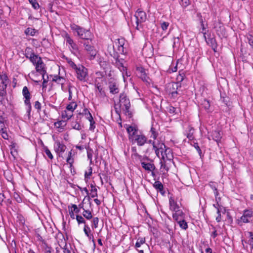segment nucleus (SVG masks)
Instances as JSON below:
<instances>
[{
  "label": "nucleus",
  "mask_w": 253,
  "mask_h": 253,
  "mask_svg": "<svg viewBox=\"0 0 253 253\" xmlns=\"http://www.w3.org/2000/svg\"><path fill=\"white\" fill-rule=\"evenodd\" d=\"M177 222L178 223L180 227L183 230H186L188 227L187 223L184 220V218L177 221Z\"/></svg>",
  "instance_id": "obj_30"
},
{
  "label": "nucleus",
  "mask_w": 253,
  "mask_h": 253,
  "mask_svg": "<svg viewBox=\"0 0 253 253\" xmlns=\"http://www.w3.org/2000/svg\"><path fill=\"white\" fill-rule=\"evenodd\" d=\"M126 129V131L128 134H129L130 133H131V132H133L134 131V132H135V131H137V130H138V128H137V127H136L135 126H127Z\"/></svg>",
  "instance_id": "obj_45"
},
{
  "label": "nucleus",
  "mask_w": 253,
  "mask_h": 253,
  "mask_svg": "<svg viewBox=\"0 0 253 253\" xmlns=\"http://www.w3.org/2000/svg\"><path fill=\"white\" fill-rule=\"evenodd\" d=\"M253 216V211L249 210H245L243 211V214L241 217V220L244 223L250 222V218Z\"/></svg>",
  "instance_id": "obj_9"
},
{
  "label": "nucleus",
  "mask_w": 253,
  "mask_h": 253,
  "mask_svg": "<svg viewBox=\"0 0 253 253\" xmlns=\"http://www.w3.org/2000/svg\"><path fill=\"white\" fill-rule=\"evenodd\" d=\"M13 197L14 199L18 202V203H21L22 202V200L21 198L20 197L19 195L17 193H15L13 195Z\"/></svg>",
  "instance_id": "obj_64"
},
{
  "label": "nucleus",
  "mask_w": 253,
  "mask_h": 253,
  "mask_svg": "<svg viewBox=\"0 0 253 253\" xmlns=\"http://www.w3.org/2000/svg\"><path fill=\"white\" fill-rule=\"evenodd\" d=\"M36 237L37 238V240L42 243V245L46 243V241L42 239V237L40 235V234L36 233Z\"/></svg>",
  "instance_id": "obj_58"
},
{
  "label": "nucleus",
  "mask_w": 253,
  "mask_h": 253,
  "mask_svg": "<svg viewBox=\"0 0 253 253\" xmlns=\"http://www.w3.org/2000/svg\"><path fill=\"white\" fill-rule=\"evenodd\" d=\"M138 134L139 133H138V131L135 132L134 131L128 134V139L130 142L133 140V139H134Z\"/></svg>",
  "instance_id": "obj_48"
},
{
  "label": "nucleus",
  "mask_w": 253,
  "mask_h": 253,
  "mask_svg": "<svg viewBox=\"0 0 253 253\" xmlns=\"http://www.w3.org/2000/svg\"><path fill=\"white\" fill-rule=\"evenodd\" d=\"M81 42L83 43L84 49L87 52L89 55V59L91 60L94 59L97 53V51L92 45V38L91 40H87L84 41V42Z\"/></svg>",
  "instance_id": "obj_5"
},
{
  "label": "nucleus",
  "mask_w": 253,
  "mask_h": 253,
  "mask_svg": "<svg viewBox=\"0 0 253 253\" xmlns=\"http://www.w3.org/2000/svg\"><path fill=\"white\" fill-rule=\"evenodd\" d=\"M185 77V75L182 70L179 71V74L176 77V82L175 83H178L181 85V82L184 80Z\"/></svg>",
  "instance_id": "obj_22"
},
{
  "label": "nucleus",
  "mask_w": 253,
  "mask_h": 253,
  "mask_svg": "<svg viewBox=\"0 0 253 253\" xmlns=\"http://www.w3.org/2000/svg\"><path fill=\"white\" fill-rule=\"evenodd\" d=\"M84 231L86 236H88L89 234H91L90 228L87 224L84 225Z\"/></svg>",
  "instance_id": "obj_52"
},
{
  "label": "nucleus",
  "mask_w": 253,
  "mask_h": 253,
  "mask_svg": "<svg viewBox=\"0 0 253 253\" xmlns=\"http://www.w3.org/2000/svg\"><path fill=\"white\" fill-rule=\"evenodd\" d=\"M65 59L71 68L75 70L77 78L81 81H85L87 76V69L81 64L76 65L71 58L66 57Z\"/></svg>",
  "instance_id": "obj_1"
},
{
  "label": "nucleus",
  "mask_w": 253,
  "mask_h": 253,
  "mask_svg": "<svg viewBox=\"0 0 253 253\" xmlns=\"http://www.w3.org/2000/svg\"><path fill=\"white\" fill-rule=\"evenodd\" d=\"M43 82H42V88H46L47 87V83L48 80V76L46 74H43L42 75Z\"/></svg>",
  "instance_id": "obj_43"
},
{
  "label": "nucleus",
  "mask_w": 253,
  "mask_h": 253,
  "mask_svg": "<svg viewBox=\"0 0 253 253\" xmlns=\"http://www.w3.org/2000/svg\"><path fill=\"white\" fill-rule=\"evenodd\" d=\"M22 94L24 97L26 98H31L30 92L26 86L23 87L22 89Z\"/></svg>",
  "instance_id": "obj_33"
},
{
  "label": "nucleus",
  "mask_w": 253,
  "mask_h": 253,
  "mask_svg": "<svg viewBox=\"0 0 253 253\" xmlns=\"http://www.w3.org/2000/svg\"><path fill=\"white\" fill-rule=\"evenodd\" d=\"M88 121L90 122V126H89V130L93 131L95 128V122L93 120V118H92V119H89Z\"/></svg>",
  "instance_id": "obj_56"
},
{
  "label": "nucleus",
  "mask_w": 253,
  "mask_h": 253,
  "mask_svg": "<svg viewBox=\"0 0 253 253\" xmlns=\"http://www.w3.org/2000/svg\"><path fill=\"white\" fill-rule=\"evenodd\" d=\"M93 153V150L91 149H88L87 151V158H88V159H89L90 160V164H92V158Z\"/></svg>",
  "instance_id": "obj_53"
},
{
  "label": "nucleus",
  "mask_w": 253,
  "mask_h": 253,
  "mask_svg": "<svg viewBox=\"0 0 253 253\" xmlns=\"http://www.w3.org/2000/svg\"><path fill=\"white\" fill-rule=\"evenodd\" d=\"M44 151L46 154V156L48 157V158H49L51 160L53 159V156L52 154H51L50 151L48 149V148L47 147H44Z\"/></svg>",
  "instance_id": "obj_50"
},
{
  "label": "nucleus",
  "mask_w": 253,
  "mask_h": 253,
  "mask_svg": "<svg viewBox=\"0 0 253 253\" xmlns=\"http://www.w3.org/2000/svg\"><path fill=\"white\" fill-rule=\"evenodd\" d=\"M71 126L73 128L78 130H80L82 128V127L81 126V125L77 121H73L71 123Z\"/></svg>",
  "instance_id": "obj_38"
},
{
  "label": "nucleus",
  "mask_w": 253,
  "mask_h": 253,
  "mask_svg": "<svg viewBox=\"0 0 253 253\" xmlns=\"http://www.w3.org/2000/svg\"><path fill=\"white\" fill-rule=\"evenodd\" d=\"M84 211L82 213L84 217L88 220H90L92 218V215L91 212L89 210H86L83 209Z\"/></svg>",
  "instance_id": "obj_31"
},
{
  "label": "nucleus",
  "mask_w": 253,
  "mask_h": 253,
  "mask_svg": "<svg viewBox=\"0 0 253 253\" xmlns=\"http://www.w3.org/2000/svg\"><path fill=\"white\" fill-rule=\"evenodd\" d=\"M207 43L209 44L213 50L214 52H216V49L217 47V44L216 40L214 38H210L206 41Z\"/></svg>",
  "instance_id": "obj_19"
},
{
  "label": "nucleus",
  "mask_w": 253,
  "mask_h": 253,
  "mask_svg": "<svg viewBox=\"0 0 253 253\" xmlns=\"http://www.w3.org/2000/svg\"><path fill=\"white\" fill-rule=\"evenodd\" d=\"M77 107V104L75 102H72L67 106L66 109L69 111H71V113H73Z\"/></svg>",
  "instance_id": "obj_36"
},
{
  "label": "nucleus",
  "mask_w": 253,
  "mask_h": 253,
  "mask_svg": "<svg viewBox=\"0 0 253 253\" xmlns=\"http://www.w3.org/2000/svg\"><path fill=\"white\" fill-rule=\"evenodd\" d=\"M177 63H178L177 62L176 64H177ZM177 70V65H176V66H175L173 67H169L168 69V70H167V72L169 74H171L172 73L176 72Z\"/></svg>",
  "instance_id": "obj_60"
},
{
  "label": "nucleus",
  "mask_w": 253,
  "mask_h": 253,
  "mask_svg": "<svg viewBox=\"0 0 253 253\" xmlns=\"http://www.w3.org/2000/svg\"><path fill=\"white\" fill-rule=\"evenodd\" d=\"M29 1L35 9H38L40 8V5L36 0H29Z\"/></svg>",
  "instance_id": "obj_51"
},
{
  "label": "nucleus",
  "mask_w": 253,
  "mask_h": 253,
  "mask_svg": "<svg viewBox=\"0 0 253 253\" xmlns=\"http://www.w3.org/2000/svg\"><path fill=\"white\" fill-rule=\"evenodd\" d=\"M169 26V23L168 22H163L161 23V27L163 31L167 30Z\"/></svg>",
  "instance_id": "obj_57"
},
{
  "label": "nucleus",
  "mask_w": 253,
  "mask_h": 253,
  "mask_svg": "<svg viewBox=\"0 0 253 253\" xmlns=\"http://www.w3.org/2000/svg\"><path fill=\"white\" fill-rule=\"evenodd\" d=\"M24 103L25 105L27 106V113L29 117L31 115V111L32 109V106L31 104V98H25Z\"/></svg>",
  "instance_id": "obj_21"
},
{
  "label": "nucleus",
  "mask_w": 253,
  "mask_h": 253,
  "mask_svg": "<svg viewBox=\"0 0 253 253\" xmlns=\"http://www.w3.org/2000/svg\"><path fill=\"white\" fill-rule=\"evenodd\" d=\"M210 187L213 190L214 196H218L219 193L217 190L218 184L214 182H210L209 184Z\"/></svg>",
  "instance_id": "obj_24"
},
{
  "label": "nucleus",
  "mask_w": 253,
  "mask_h": 253,
  "mask_svg": "<svg viewBox=\"0 0 253 253\" xmlns=\"http://www.w3.org/2000/svg\"><path fill=\"white\" fill-rule=\"evenodd\" d=\"M142 167L147 171H153L155 169V166L154 164L151 163H146L144 162L141 161Z\"/></svg>",
  "instance_id": "obj_18"
},
{
  "label": "nucleus",
  "mask_w": 253,
  "mask_h": 253,
  "mask_svg": "<svg viewBox=\"0 0 253 253\" xmlns=\"http://www.w3.org/2000/svg\"><path fill=\"white\" fill-rule=\"evenodd\" d=\"M180 45V40L178 37H174L173 38V44L172 46L173 48Z\"/></svg>",
  "instance_id": "obj_49"
},
{
  "label": "nucleus",
  "mask_w": 253,
  "mask_h": 253,
  "mask_svg": "<svg viewBox=\"0 0 253 253\" xmlns=\"http://www.w3.org/2000/svg\"><path fill=\"white\" fill-rule=\"evenodd\" d=\"M40 59H42L41 57L39 56L38 55H35L34 54V55H32V57L29 59L30 61L35 65L38 63Z\"/></svg>",
  "instance_id": "obj_35"
},
{
  "label": "nucleus",
  "mask_w": 253,
  "mask_h": 253,
  "mask_svg": "<svg viewBox=\"0 0 253 253\" xmlns=\"http://www.w3.org/2000/svg\"><path fill=\"white\" fill-rule=\"evenodd\" d=\"M174 211V212L172 214V217L176 221L183 219L185 218V213L179 209Z\"/></svg>",
  "instance_id": "obj_14"
},
{
  "label": "nucleus",
  "mask_w": 253,
  "mask_h": 253,
  "mask_svg": "<svg viewBox=\"0 0 253 253\" xmlns=\"http://www.w3.org/2000/svg\"><path fill=\"white\" fill-rule=\"evenodd\" d=\"M181 85L178 83L171 82L167 84V92L170 95V98L173 99L177 98L179 93Z\"/></svg>",
  "instance_id": "obj_4"
},
{
  "label": "nucleus",
  "mask_w": 253,
  "mask_h": 253,
  "mask_svg": "<svg viewBox=\"0 0 253 253\" xmlns=\"http://www.w3.org/2000/svg\"><path fill=\"white\" fill-rule=\"evenodd\" d=\"M131 150L132 152V156H133L135 157L138 158L140 161H142L143 160H144L145 159H148V157L142 158V156L137 153V149L136 147H132Z\"/></svg>",
  "instance_id": "obj_27"
},
{
  "label": "nucleus",
  "mask_w": 253,
  "mask_h": 253,
  "mask_svg": "<svg viewBox=\"0 0 253 253\" xmlns=\"http://www.w3.org/2000/svg\"><path fill=\"white\" fill-rule=\"evenodd\" d=\"M98 222L99 219L97 217H92V220L91 221V226L93 230L97 228Z\"/></svg>",
  "instance_id": "obj_28"
},
{
  "label": "nucleus",
  "mask_w": 253,
  "mask_h": 253,
  "mask_svg": "<svg viewBox=\"0 0 253 253\" xmlns=\"http://www.w3.org/2000/svg\"><path fill=\"white\" fill-rule=\"evenodd\" d=\"M179 3L183 7H186L187 6H188L190 4V1L189 0H179Z\"/></svg>",
  "instance_id": "obj_54"
},
{
  "label": "nucleus",
  "mask_w": 253,
  "mask_h": 253,
  "mask_svg": "<svg viewBox=\"0 0 253 253\" xmlns=\"http://www.w3.org/2000/svg\"><path fill=\"white\" fill-rule=\"evenodd\" d=\"M24 33L27 36H34L36 33V30L35 29L27 28L25 29Z\"/></svg>",
  "instance_id": "obj_34"
},
{
  "label": "nucleus",
  "mask_w": 253,
  "mask_h": 253,
  "mask_svg": "<svg viewBox=\"0 0 253 253\" xmlns=\"http://www.w3.org/2000/svg\"><path fill=\"white\" fill-rule=\"evenodd\" d=\"M202 105L203 107L206 110H208L210 107V104L209 101L207 99H204L202 103Z\"/></svg>",
  "instance_id": "obj_55"
},
{
  "label": "nucleus",
  "mask_w": 253,
  "mask_h": 253,
  "mask_svg": "<svg viewBox=\"0 0 253 253\" xmlns=\"http://www.w3.org/2000/svg\"><path fill=\"white\" fill-rule=\"evenodd\" d=\"M153 186L157 191L159 192L163 196L165 195L166 191L164 190L163 184L161 182L157 181L155 182Z\"/></svg>",
  "instance_id": "obj_16"
},
{
  "label": "nucleus",
  "mask_w": 253,
  "mask_h": 253,
  "mask_svg": "<svg viewBox=\"0 0 253 253\" xmlns=\"http://www.w3.org/2000/svg\"><path fill=\"white\" fill-rule=\"evenodd\" d=\"M84 115V116L86 117V118L88 120L89 119H92V116L90 113L89 111L87 108H84V112L83 113Z\"/></svg>",
  "instance_id": "obj_46"
},
{
  "label": "nucleus",
  "mask_w": 253,
  "mask_h": 253,
  "mask_svg": "<svg viewBox=\"0 0 253 253\" xmlns=\"http://www.w3.org/2000/svg\"><path fill=\"white\" fill-rule=\"evenodd\" d=\"M0 80L2 81V84H3L2 86L4 87V85L5 84H7V82L8 80V77L5 74H3L0 75Z\"/></svg>",
  "instance_id": "obj_42"
},
{
  "label": "nucleus",
  "mask_w": 253,
  "mask_h": 253,
  "mask_svg": "<svg viewBox=\"0 0 253 253\" xmlns=\"http://www.w3.org/2000/svg\"><path fill=\"white\" fill-rule=\"evenodd\" d=\"M66 146L59 141H56L54 145V149L57 153H63L65 151Z\"/></svg>",
  "instance_id": "obj_17"
},
{
  "label": "nucleus",
  "mask_w": 253,
  "mask_h": 253,
  "mask_svg": "<svg viewBox=\"0 0 253 253\" xmlns=\"http://www.w3.org/2000/svg\"><path fill=\"white\" fill-rule=\"evenodd\" d=\"M34 107L37 109L38 112H40L41 110V104L39 101H36L35 102Z\"/></svg>",
  "instance_id": "obj_61"
},
{
  "label": "nucleus",
  "mask_w": 253,
  "mask_h": 253,
  "mask_svg": "<svg viewBox=\"0 0 253 253\" xmlns=\"http://www.w3.org/2000/svg\"><path fill=\"white\" fill-rule=\"evenodd\" d=\"M153 148L155 150L157 156L160 158L161 151L164 150V148H166V146L163 143H155L153 142Z\"/></svg>",
  "instance_id": "obj_10"
},
{
  "label": "nucleus",
  "mask_w": 253,
  "mask_h": 253,
  "mask_svg": "<svg viewBox=\"0 0 253 253\" xmlns=\"http://www.w3.org/2000/svg\"><path fill=\"white\" fill-rule=\"evenodd\" d=\"M76 218V220L79 224H80L82 223H84V225L86 224L85 220H84V218L82 216L80 215H77Z\"/></svg>",
  "instance_id": "obj_44"
},
{
  "label": "nucleus",
  "mask_w": 253,
  "mask_h": 253,
  "mask_svg": "<svg viewBox=\"0 0 253 253\" xmlns=\"http://www.w3.org/2000/svg\"><path fill=\"white\" fill-rule=\"evenodd\" d=\"M134 16L136 18V24H137V27L136 28L138 29V26L139 23H142L146 21L147 16L146 13L142 10H140V9H138L137 11L135 12V14L134 15Z\"/></svg>",
  "instance_id": "obj_7"
},
{
  "label": "nucleus",
  "mask_w": 253,
  "mask_h": 253,
  "mask_svg": "<svg viewBox=\"0 0 253 253\" xmlns=\"http://www.w3.org/2000/svg\"><path fill=\"white\" fill-rule=\"evenodd\" d=\"M4 124L2 123H0V133L2 137L6 140L8 139V134L7 132L6 128L3 127Z\"/></svg>",
  "instance_id": "obj_20"
},
{
  "label": "nucleus",
  "mask_w": 253,
  "mask_h": 253,
  "mask_svg": "<svg viewBox=\"0 0 253 253\" xmlns=\"http://www.w3.org/2000/svg\"><path fill=\"white\" fill-rule=\"evenodd\" d=\"M66 42L68 43H69L70 45L74 42L73 40L70 37V36L68 34H67L66 35Z\"/></svg>",
  "instance_id": "obj_62"
},
{
  "label": "nucleus",
  "mask_w": 253,
  "mask_h": 253,
  "mask_svg": "<svg viewBox=\"0 0 253 253\" xmlns=\"http://www.w3.org/2000/svg\"><path fill=\"white\" fill-rule=\"evenodd\" d=\"M150 133L151 134L150 137L153 138L154 140H155L158 135V132L156 131V129L155 128H154L153 126H152L151 128V130L150 131Z\"/></svg>",
  "instance_id": "obj_37"
},
{
  "label": "nucleus",
  "mask_w": 253,
  "mask_h": 253,
  "mask_svg": "<svg viewBox=\"0 0 253 253\" xmlns=\"http://www.w3.org/2000/svg\"><path fill=\"white\" fill-rule=\"evenodd\" d=\"M70 27L74 33H76L77 35L82 40L84 41L91 40V38L93 37L90 30L85 29L75 23L71 24Z\"/></svg>",
  "instance_id": "obj_2"
},
{
  "label": "nucleus",
  "mask_w": 253,
  "mask_h": 253,
  "mask_svg": "<svg viewBox=\"0 0 253 253\" xmlns=\"http://www.w3.org/2000/svg\"><path fill=\"white\" fill-rule=\"evenodd\" d=\"M25 52V56L28 59H30L35 54L33 49L29 47L26 48Z\"/></svg>",
  "instance_id": "obj_29"
},
{
  "label": "nucleus",
  "mask_w": 253,
  "mask_h": 253,
  "mask_svg": "<svg viewBox=\"0 0 253 253\" xmlns=\"http://www.w3.org/2000/svg\"><path fill=\"white\" fill-rule=\"evenodd\" d=\"M145 238H139L137 239V241L135 245V247L136 249L139 248L141 247L142 245H143L145 243Z\"/></svg>",
  "instance_id": "obj_32"
},
{
  "label": "nucleus",
  "mask_w": 253,
  "mask_h": 253,
  "mask_svg": "<svg viewBox=\"0 0 253 253\" xmlns=\"http://www.w3.org/2000/svg\"><path fill=\"white\" fill-rule=\"evenodd\" d=\"M167 151L170 152V149L166 147V148H164V150H162V151H161V155L163 159H165V157L169 159L168 156L167 154Z\"/></svg>",
  "instance_id": "obj_41"
},
{
  "label": "nucleus",
  "mask_w": 253,
  "mask_h": 253,
  "mask_svg": "<svg viewBox=\"0 0 253 253\" xmlns=\"http://www.w3.org/2000/svg\"><path fill=\"white\" fill-rule=\"evenodd\" d=\"M131 142L132 144L136 143L139 146H143L147 142V138L143 134L140 133Z\"/></svg>",
  "instance_id": "obj_6"
},
{
  "label": "nucleus",
  "mask_w": 253,
  "mask_h": 253,
  "mask_svg": "<svg viewBox=\"0 0 253 253\" xmlns=\"http://www.w3.org/2000/svg\"><path fill=\"white\" fill-rule=\"evenodd\" d=\"M136 71L138 77L144 82L149 84L150 79L147 76L145 70L142 67H138L136 68Z\"/></svg>",
  "instance_id": "obj_8"
},
{
  "label": "nucleus",
  "mask_w": 253,
  "mask_h": 253,
  "mask_svg": "<svg viewBox=\"0 0 253 253\" xmlns=\"http://www.w3.org/2000/svg\"><path fill=\"white\" fill-rule=\"evenodd\" d=\"M90 187H91V193H90L91 197L92 198L97 197V190L95 187V186L92 184H91Z\"/></svg>",
  "instance_id": "obj_39"
},
{
  "label": "nucleus",
  "mask_w": 253,
  "mask_h": 253,
  "mask_svg": "<svg viewBox=\"0 0 253 253\" xmlns=\"http://www.w3.org/2000/svg\"><path fill=\"white\" fill-rule=\"evenodd\" d=\"M108 87L110 92L112 94H115L119 92V84L114 82H109L108 84Z\"/></svg>",
  "instance_id": "obj_12"
},
{
  "label": "nucleus",
  "mask_w": 253,
  "mask_h": 253,
  "mask_svg": "<svg viewBox=\"0 0 253 253\" xmlns=\"http://www.w3.org/2000/svg\"><path fill=\"white\" fill-rule=\"evenodd\" d=\"M42 248L44 253H52L53 252L52 248L49 246L46 242L42 245Z\"/></svg>",
  "instance_id": "obj_26"
},
{
  "label": "nucleus",
  "mask_w": 253,
  "mask_h": 253,
  "mask_svg": "<svg viewBox=\"0 0 253 253\" xmlns=\"http://www.w3.org/2000/svg\"><path fill=\"white\" fill-rule=\"evenodd\" d=\"M222 133L221 132L220 130L219 129L213 130L211 135V137L212 138V139L216 141V142L218 143L222 138Z\"/></svg>",
  "instance_id": "obj_13"
},
{
  "label": "nucleus",
  "mask_w": 253,
  "mask_h": 253,
  "mask_svg": "<svg viewBox=\"0 0 253 253\" xmlns=\"http://www.w3.org/2000/svg\"><path fill=\"white\" fill-rule=\"evenodd\" d=\"M74 155L72 153V150H71L68 154V157L66 159V162L70 165V168H71L73 167V164L74 163V160L73 158Z\"/></svg>",
  "instance_id": "obj_23"
},
{
  "label": "nucleus",
  "mask_w": 253,
  "mask_h": 253,
  "mask_svg": "<svg viewBox=\"0 0 253 253\" xmlns=\"http://www.w3.org/2000/svg\"><path fill=\"white\" fill-rule=\"evenodd\" d=\"M95 87L98 91L99 95L100 97L104 98L106 96L105 92L104 90H103V88L101 87V85H100V84L99 83H95Z\"/></svg>",
  "instance_id": "obj_25"
},
{
  "label": "nucleus",
  "mask_w": 253,
  "mask_h": 253,
  "mask_svg": "<svg viewBox=\"0 0 253 253\" xmlns=\"http://www.w3.org/2000/svg\"><path fill=\"white\" fill-rule=\"evenodd\" d=\"M36 66V71L42 75H43V74H46V71L45 70V64L43 62L42 59H40L39 61L38 62Z\"/></svg>",
  "instance_id": "obj_11"
},
{
  "label": "nucleus",
  "mask_w": 253,
  "mask_h": 253,
  "mask_svg": "<svg viewBox=\"0 0 253 253\" xmlns=\"http://www.w3.org/2000/svg\"><path fill=\"white\" fill-rule=\"evenodd\" d=\"M169 205L170 210L172 211L179 209V207L177 202L175 201L174 198L172 196L169 198Z\"/></svg>",
  "instance_id": "obj_15"
},
{
  "label": "nucleus",
  "mask_w": 253,
  "mask_h": 253,
  "mask_svg": "<svg viewBox=\"0 0 253 253\" xmlns=\"http://www.w3.org/2000/svg\"><path fill=\"white\" fill-rule=\"evenodd\" d=\"M120 104L118 105L115 104V109L116 112L118 113V109H120L121 105H123L125 108V113L129 114V109L130 107V103L129 98L127 97L126 94L124 92L121 93L120 94Z\"/></svg>",
  "instance_id": "obj_3"
},
{
  "label": "nucleus",
  "mask_w": 253,
  "mask_h": 253,
  "mask_svg": "<svg viewBox=\"0 0 253 253\" xmlns=\"http://www.w3.org/2000/svg\"><path fill=\"white\" fill-rule=\"evenodd\" d=\"M68 113L66 111H64V112H63L62 113V118H63V119L66 118L67 120L70 119L72 117V115H68Z\"/></svg>",
  "instance_id": "obj_63"
},
{
  "label": "nucleus",
  "mask_w": 253,
  "mask_h": 253,
  "mask_svg": "<svg viewBox=\"0 0 253 253\" xmlns=\"http://www.w3.org/2000/svg\"><path fill=\"white\" fill-rule=\"evenodd\" d=\"M92 173V169L91 167L89 168L88 172L85 171L84 173V179L85 180H88V179L90 178V176L91 175Z\"/></svg>",
  "instance_id": "obj_47"
},
{
  "label": "nucleus",
  "mask_w": 253,
  "mask_h": 253,
  "mask_svg": "<svg viewBox=\"0 0 253 253\" xmlns=\"http://www.w3.org/2000/svg\"><path fill=\"white\" fill-rule=\"evenodd\" d=\"M64 80L63 77L58 76H55L52 79V81L57 83L58 84H63L64 83L62 82Z\"/></svg>",
  "instance_id": "obj_40"
},
{
  "label": "nucleus",
  "mask_w": 253,
  "mask_h": 253,
  "mask_svg": "<svg viewBox=\"0 0 253 253\" xmlns=\"http://www.w3.org/2000/svg\"><path fill=\"white\" fill-rule=\"evenodd\" d=\"M248 43L253 48V36L251 35H249L247 37Z\"/></svg>",
  "instance_id": "obj_59"
}]
</instances>
